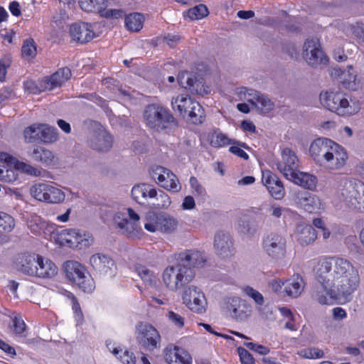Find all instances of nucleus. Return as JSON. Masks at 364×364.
Returning <instances> with one entry per match:
<instances>
[{"mask_svg": "<svg viewBox=\"0 0 364 364\" xmlns=\"http://www.w3.org/2000/svg\"><path fill=\"white\" fill-rule=\"evenodd\" d=\"M166 168L161 166H155L150 169L149 174L151 178L158 183L159 181H161L164 179V173H166Z\"/></svg>", "mask_w": 364, "mask_h": 364, "instance_id": "nucleus-60", "label": "nucleus"}, {"mask_svg": "<svg viewBox=\"0 0 364 364\" xmlns=\"http://www.w3.org/2000/svg\"><path fill=\"white\" fill-rule=\"evenodd\" d=\"M127 216L122 213L116 214L114 218V223L122 234L132 238L138 237L141 230L139 225L140 218L132 208H127Z\"/></svg>", "mask_w": 364, "mask_h": 364, "instance_id": "nucleus-12", "label": "nucleus"}, {"mask_svg": "<svg viewBox=\"0 0 364 364\" xmlns=\"http://www.w3.org/2000/svg\"><path fill=\"white\" fill-rule=\"evenodd\" d=\"M90 263L100 274H112L115 269L114 260L103 254H95L90 257Z\"/></svg>", "mask_w": 364, "mask_h": 364, "instance_id": "nucleus-27", "label": "nucleus"}, {"mask_svg": "<svg viewBox=\"0 0 364 364\" xmlns=\"http://www.w3.org/2000/svg\"><path fill=\"white\" fill-rule=\"evenodd\" d=\"M289 181L310 191L316 189L318 182L317 178L315 176L299 171H297L295 176H294V178H290Z\"/></svg>", "mask_w": 364, "mask_h": 364, "instance_id": "nucleus-35", "label": "nucleus"}, {"mask_svg": "<svg viewBox=\"0 0 364 364\" xmlns=\"http://www.w3.org/2000/svg\"><path fill=\"white\" fill-rule=\"evenodd\" d=\"M208 13V9L205 5L199 4L189 9L187 11V16L192 21L199 20L207 16Z\"/></svg>", "mask_w": 364, "mask_h": 364, "instance_id": "nucleus-49", "label": "nucleus"}, {"mask_svg": "<svg viewBox=\"0 0 364 364\" xmlns=\"http://www.w3.org/2000/svg\"><path fill=\"white\" fill-rule=\"evenodd\" d=\"M262 247L264 252L272 259L278 261L285 257L287 253V240L281 234L271 232L262 240Z\"/></svg>", "mask_w": 364, "mask_h": 364, "instance_id": "nucleus-9", "label": "nucleus"}, {"mask_svg": "<svg viewBox=\"0 0 364 364\" xmlns=\"http://www.w3.org/2000/svg\"><path fill=\"white\" fill-rule=\"evenodd\" d=\"M16 170L11 168H0V181L4 183H12L18 178Z\"/></svg>", "mask_w": 364, "mask_h": 364, "instance_id": "nucleus-56", "label": "nucleus"}, {"mask_svg": "<svg viewBox=\"0 0 364 364\" xmlns=\"http://www.w3.org/2000/svg\"><path fill=\"white\" fill-rule=\"evenodd\" d=\"M71 301H72V305H73V309L75 313V320L77 321V324H82L84 320L83 314L81 311L80 304L75 298V296L73 294L70 295Z\"/></svg>", "mask_w": 364, "mask_h": 364, "instance_id": "nucleus-61", "label": "nucleus"}, {"mask_svg": "<svg viewBox=\"0 0 364 364\" xmlns=\"http://www.w3.org/2000/svg\"><path fill=\"white\" fill-rule=\"evenodd\" d=\"M305 282L303 277L299 274H294L285 280L283 292L284 295L291 298L299 297L304 291Z\"/></svg>", "mask_w": 364, "mask_h": 364, "instance_id": "nucleus-30", "label": "nucleus"}, {"mask_svg": "<svg viewBox=\"0 0 364 364\" xmlns=\"http://www.w3.org/2000/svg\"><path fill=\"white\" fill-rule=\"evenodd\" d=\"M225 308L230 317L237 322L246 321L251 314L250 306L240 297L227 298Z\"/></svg>", "mask_w": 364, "mask_h": 364, "instance_id": "nucleus-15", "label": "nucleus"}, {"mask_svg": "<svg viewBox=\"0 0 364 364\" xmlns=\"http://www.w3.org/2000/svg\"><path fill=\"white\" fill-rule=\"evenodd\" d=\"M100 16L105 18H120L125 17V14L122 9H103Z\"/></svg>", "mask_w": 364, "mask_h": 364, "instance_id": "nucleus-64", "label": "nucleus"}, {"mask_svg": "<svg viewBox=\"0 0 364 364\" xmlns=\"http://www.w3.org/2000/svg\"><path fill=\"white\" fill-rule=\"evenodd\" d=\"M16 167L23 173L36 177L41 176L43 172L42 168L33 166L25 162H18L16 164Z\"/></svg>", "mask_w": 364, "mask_h": 364, "instance_id": "nucleus-51", "label": "nucleus"}, {"mask_svg": "<svg viewBox=\"0 0 364 364\" xmlns=\"http://www.w3.org/2000/svg\"><path fill=\"white\" fill-rule=\"evenodd\" d=\"M256 102L257 106H255L257 111L262 114H267L273 110L274 107V102L268 97L267 95L259 93V97H257Z\"/></svg>", "mask_w": 364, "mask_h": 364, "instance_id": "nucleus-44", "label": "nucleus"}, {"mask_svg": "<svg viewBox=\"0 0 364 364\" xmlns=\"http://www.w3.org/2000/svg\"><path fill=\"white\" fill-rule=\"evenodd\" d=\"M183 301L192 311L199 314L205 311V296L196 287L191 286L184 291Z\"/></svg>", "mask_w": 364, "mask_h": 364, "instance_id": "nucleus-20", "label": "nucleus"}, {"mask_svg": "<svg viewBox=\"0 0 364 364\" xmlns=\"http://www.w3.org/2000/svg\"><path fill=\"white\" fill-rule=\"evenodd\" d=\"M72 39L80 43H86L96 37L92 24L85 22L73 23L70 27Z\"/></svg>", "mask_w": 364, "mask_h": 364, "instance_id": "nucleus-22", "label": "nucleus"}, {"mask_svg": "<svg viewBox=\"0 0 364 364\" xmlns=\"http://www.w3.org/2000/svg\"><path fill=\"white\" fill-rule=\"evenodd\" d=\"M297 240L301 245H308L317 237V232L310 225L299 224L296 227Z\"/></svg>", "mask_w": 364, "mask_h": 364, "instance_id": "nucleus-34", "label": "nucleus"}, {"mask_svg": "<svg viewBox=\"0 0 364 364\" xmlns=\"http://www.w3.org/2000/svg\"><path fill=\"white\" fill-rule=\"evenodd\" d=\"M334 141L327 138L314 140L309 147V154L316 164L321 165Z\"/></svg>", "mask_w": 364, "mask_h": 364, "instance_id": "nucleus-24", "label": "nucleus"}, {"mask_svg": "<svg viewBox=\"0 0 364 364\" xmlns=\"http://www.w3.org/2000/svg\"><path fill=\"white\" fill-rule=\"evenodd\" d=\"M151 197L150 205L156 209H167L171 203V199L168 194L163 191H156L155 188V194Z\"/></svg>", "mask_w": 364, "mask_h": 364, "instance_id": "nucleus-39", "label": "nucleus"}, {"mask_svg": "<svg viewBox=\"0 0 364 364\" xmlns=\"http://www.w3.org/2000/svg\"><path fill=\"white\" fill-rule=\"evenodd\" d=\"M28 156L34 161L48 168H55L59 165V158L53 151L41 146H34L28 151Z\"/></svg>", "mask_w": 364, "mask_h": 364, "instance_id": "nucleus-18", "label": "nucleus"}, {"mask_svg": "<svg viewBox=\"0 0 364 364\" xmlns=\"http://www.w3.org/2000/svg\"><path fill=\"white\" fill-rule=\"evenodd\" d=\"M347 68L348 70L341 67L333 68L331 70V75L341 82L345 87L354 90L356 88V75L352 65H348Z\"/></svg>", "mask_w": 364, "mask_h": 364, "instance_id": "nucleus-26", "label": "nucleus"}, {"mask_svg": "<svg viewBox=\"0 0 364 364\" xmlns=\"http://www.w3.org/2000/svg\"><path fill=\"white\" fill-rule=\"evenodd\" d=\"M237 351L242 364H255V359L248 350L242 347H239Z\"/></svg>", "mask_w": 364, "mask_h": 364, "instance_id": "nucleus-63", "label": "nucleus"}, {"mask_svg": "<svg viewBox=\"0 0 364 364\" xmlns=\"http://www.w3.org/2000/svg\"><path fill=\"white\" fill-rule=\"evenodd\" d=\"M45 226V221L38 215L32 216L28 222V228L33 233L35 234L40 233Z\"/></svg>", "mask_w": 364, "mask_h": 364, "instance_id": "nucleus-53", "label": "nucleus"}, {"mask_svg": "<svg viewBox=\"0 0 364 364\" xmlns=\"http://www.w3.org/2000/svg\"><path fill=\"white\" fill-rule=\"evenodd\" d=\"M30 194L35 199L51 204L61 203L65 200V193L60 188L48 183H40L33 185Z\"/></svg>", "mask_w": 364, "mask_h": 364, "instance_id": "nucleus-7", "label": "nucleus"}, {"mask_svg": "<svg viewBox=\"0 0 364 364\" xmlns=\"http://www.w3.org/2000/svg\"><path fill=\"white\" fill-rule=\"evenodd\" d=\"M135 335L137 343L149 350L158 348L161 342L159 333L148 323H138L136 326Z\"/></svg>", "mask_w": 364, "mask_h": 364, "instance_id": "nucleus-10", "label": "nucleus"}, {"mask_svg": "<svg viewBox=\"0 0 364 364\" xmlns=\"http://www.w3.org/2000/svg\"><path fill=\"white\" fill-rule=\"evenodd\" d=\"M71 77V70L65 67L58 69L50 76L44 77L40 82V87L43 91L52 90L56 87H60Z\"/></svg>", "mask_w": 364, "mask_h": 364, "instance_id": "nucleus-23", "label": "nucleus"}, {"mask_svg": "<svg viewBox=\"0 0 364 364\" xmlns=\"http://www.w3.org/2000/svg\"><path fill=\"white\" fill-rule=\"evenodd\" d=\"M165 360L168 364H191V358L182 348L175 346L164 350Z\"/></svg>", "mask_w": 364, "mask_h": 364, "instance_id": "nucleus-31", "label": "nucleus"}, {"mask_svg": "<svg viewBox=\"0 0 364 364\" xmlns=\"http://www.w3.org/2000/svg\"><path fill=\"white\" fill-rule=\"evenodd\" d=\"M176 311H169L167 313L168 321L178 328H182L185 323V316L183 314H181L176 309Z\"/></svg>", "mask_w": 364, "mask_h": 364, "instance_id": "nucleus-54", "label": "nucleus"}, {"mask_svg": "<svg viewBox=\"0 0 364 364\" xmlns=\"http://www.w3.org/2000/svg\"><path fill=\"white\" fill-rule=\"evenodd\" d=\"M41 124H33L24 129L23 135L27 142L40 141Z\"/></svg>", "mask_w": 364, "mask_h": 364, "instance_id": "nucleus-47", "label": "nucleus"}, {"mask_svg": "<svg viewBox=\"0 0 364 364\" xmlns=\"http://www.w3.org/2000/svg\"><path fill=\"white\" fill-rule=\"evenodd\" d=\"M194 277L193 269L177 261L176 264L168 266L164 270L162 281L167 289L176 291L189 284Z\"/></svg>", "mask_w": 364, "mask_h": 364, "instance_id": "nucleus-4", "label": "nucleus"}, {"mask_svg": "<svg viewBox=\"0 0 364 364\" xmlns=\"http://www.w3.org/2000/svg\"><path fill=\"white\" fill-rule=\"evenodd\" d=\"M143 116L146 125L156 132L172 129L178 125V121L173 114L159 104L146 106Z\"/></svg>", "mask_w": 364, "mask_h": 364, "instance_id": "nucleus-3", "label": "nucleus"}, {"mask_svg": "<svg viewBox=\"0 0 364 364\" xmlns=\"http://www.w3.org/2000/svg\"><path fill=\"white\" fill-rule=\"evenodd\" d=\"M15 220L6 213L0 211V233L11 232L15 228Z\"/></svg>", "mask_w": 364, "mask_h": 364, "instance_id": "nucleus-46", "label": "nucleus"}, {"mask_svg": "<svg viewBox=\"0 0 364 364\" xmlns=\"http://www.w3.org/2000/svg\"><path fill=\"white\" fill-rule=\"evenodd\" d=\"M232 144H237V146H232L229 149V151L245 160H247L249 159L248 154L242 150L240 146L247 148V145L245 143H240L238 141H232Z\"/></svg>", "mask_w": 364, "mask_h": 364, "instance_id": "nucleus-57", "label": "nucleus"}, {"mask_svg": "<svg viewBox=\"0 0 364 364\" xmlns=\"http://www.w3.org/2000/svg\"><path fill=\"white\" fill-rule=\"evenodd\" d=\"M77 230L69 229L61 233L62 243L70 247L75 248L79 247V242L76 240Z\"/></svg>", "mask_w": 364, "mask_h": 364, "instance_id": "nucleus-48", "label": "nucleus"}, {"mask_svg": "<svg viewBox=\"0 0 364 364\" xmlns=\"http://www.w3.org/2000/svg\"><path fill=\"white\" fill-rule=\"evenodd\" d=\"M296 204L309 213H318L324 209L320 198L309 192H299L295 196Z\"/></svg>", "mask_w": 364, "mask_h": 364, "instance_id": "nucleus-21", "label": "nucleus"}, {"mask_svg": "<svg viewBox=\"0 0 364 364\" xmlns=\"http://www.w3.org/2000/svg\"><path fill=\"white\" fill-rule=\"evenodd\" d=\"M319 99L323 107L341 116L355 114L360 109L358 102H350L346 95L341 92H322Z\"/></svg>", "mask_w": 364, "mask_h": 364, "instance_id": "nucleus-5", "label": "nucleus"}, {"mask_svg": "<svg viewBox=\"0 0 364 364\" xmlns=\"http://www.w3.org/2000/svg\"><path fill=\"white\" fill-rule=\"evenodd\" d=\"M40 141L43 144H53L58 140V129L47 124H41Z\"/></svg>", "mask_w": 364, "mask_h": 364, "instance_id": "nucleus-40", "label": "nucleus"}, {"mask_svg": "<svg viewBox=\"0 0 364 364\" xmlns=\"http://www.w3.org/2000/svg\"><path fill=\"white\" fill-rule=\"evenodd\" d=\"M38 259V255H23L17 264V269L25 274L34 276L37 272Z\"/></svg>", "mask_w": 364, "mask_h": 364, "instance_id": "nucleus-32", "label": "nucleus"}, {"mask_svg": "<svg viewBox=\"0 0 364 364\" xmlns=\"http://www.w3.org/2000/svg\"><path fill=\"white\" fill-rule=\"evenodd\" d=\"M244 293L252 298L257 304L262 305L264 302V297L258 291L251 287H245L243 289Z\"/></svg>", "mask_w": 364, "mask_h": 364, "instance_id": "nucleus-59", "label": "nucleus"}, {"mask_svg": "<svg viewBox=\"0 0 364 364\" xmlns=\"http://www.w3.org/2000/svg\"><path fill=\"white\" fill-rule=\"evenodd\" d=\"M269 213L273 218L279 219L282 217H285L287 215H289L291 211L289 208L273 204L270 207Z\"/></svg>", "mask_w": 364, "mask_h": 364, "instance_id": "nucleus-58", "label": "nucleus"}, {"mask_svg": "<svg viewBox=\"0 0 364 364\" xmlns=\"http://www.w3.org/2000/svg\"><path fill=\"white\" fill-rule=\"evenodd\" d=\"M158 184L163 188L173 193H178L181 189L177 176L168 168L166 170V173H164V179L161 181H159Z\"/></svg>", "mask_w": 364, "mask_h": 364, "instance_id": "nucleus-37", "label": "nucleus"}, {"mask_svg": "<svg viewBox=\"0 0 364 364\" xmlns=\"http://www.w3.org/2000/svg\"><path fill=\"white\" fill-rule=\"evenodd\" d=\"M347 159L348 154L344 148L334 142L320 166L331 171H336L345 166Z\"/></svg>", "mask_w": 364, "mask_h": 364, "instance_id": "nucleus-17", "label": "nucleus"}, {"mask_svg": "<svg viewBox=\"0 0 364 364\" xmlns=\"http://www.w3.org/2000/svg\"><path fill=\"white\" fill-rule=\"evenodd\" d=\"M178 225L177 219L166 213L151 214L145 223L144 228L151 232L160 231L163 233L171 234L177 230Z\"/></svg>", "mask_w": 364, "mask_h": 364, "instance_id": "nucleus-11", "label": "nucleus"}, {"mask_svg": "<svg viewBox=\"0 0 364 364\" xmlns=\"http://www.w3.org/2000/svg\"><path fill=\"white\" fill-rule=\"evenodd\" d=\"M90 124L95 129L88 137V146L98 152L109 151L113 145L112 136L97 122L90 120Z\"/></svg>", "mask_w": 364, "mask_h": 364, "instance_id": "nucleus-8", "label": "nucleus"}, {"mask_svg": "<svg viewBox=\"0 0 364 364\" xmlns=\"http://www.w3.org/2000/svg\"><path fill=\"white\" fill-rule=\"evenodd\" d=\"M71 301H72V305H73V309L75 313V320L77 321V324H82L84 320L83 314L81 311L80 304L75 298V296L73 294L70 295Z\"/></svg>", "mask_w": 364, "mask_h": 364, "instance_id": "nucleus-62", "label": "nucleus"}, {"mask_svg": "<svg viewBox=\"0 0 364 364\" xmlns=\"http://www.w3.org/2000/svg\"><path fill=\"white\" fill-rule=\"evenodd\" d=\"M21 54L25 59L31 60L36 58L37 55L36 44L33 38H28L23 41Z\"/></svg>", "mask_w": 364, "mask_h": 364, "instance_id": "nucleus-43", "label": "nucleus"}, {"mask_svg": "<svg viewBox=\"0 0 364 364\" xmlns=\"http://www.w3.org/2000/svg\"><path fill=\"white\" fill-rule=\"evenodd\" d=\"M213 247L216 254L223 258H228L233 255V242L228 233L217 232L214 237Z\"/></svg>", "mask_w": 364, "mask_h": 364, "instance_id": "nucleus-25", "label": "nucleus"}, {"mask_svg": "<svg viewBox=\"0 0 364 364\" xmlns=\"http://www.w3.org/2000/svg\"><path fill=\"white\" fill-rule=\"evenodd\" d=\"M210 144L215 147H221L232 144V141L221 132H214L210 136Z\"/></svg>", "mask_w": 364, "mask_h": 364, "instance_id": "nucleus-50", "label": "nucleus"}, {"mask_svg": "<svg viewBox=\"0 0 364 364\" xmlns=\"http://www.w3.org/2000/svg\"><path fill=\"white\" fill-rule=\"evenodd\" d=\"M135 270L144 283L152 286L156 282V276L154 273L144 265L136 264Z\"/></svg>", "mask_w": 364, "mask_h": 364, "instance_id": "nucleus-45", "label": "nucleus"}, {"mask_svg": "<svg viewBox=\"0 0 364 364\" xmlns=\"http://www.w3.org/2000/svg\"><path fill=\"white\" fill-rule=\"evenodd\" d=\"M299 161L296 153L289 148H284L282 151V159L276 164L277 168L288 180L294 178L299 171Z\"/></svg>", "mask_w": 364, "mask_h": 364, "instance_id": "nucleus-16", "label": "nucleus"}, {"mask_svg": "<svg viewBox=\"0 0 364 364\" xmlns=\"http://www.w3.org/2000/svg\"><path fill=\"white\" fill-rule=\"evenodd\" d=\"M80 8L86 12L98 11L101 14L105 6V0H79Z\"/></svg>", "mask_w": 364, "mask_h": 364, "instance_id": "nucleus-42", "label": "nucleus"}, {"mask_svg": "<svg viewBox=\"0 0 364 364\" xmlns=\"http://www.w3.org/2000/svg\"><path fill=\"white\" fill-rule=\"evenodd\" d=\"M303 56L306 62L313 68L326 65L328 60L321 48L319 40L316 38H309L304 42Z\"/></svg>", "mask_w": 364, "mask_h": 364, "instance_id": "nucleus-13", "label": "nucleus"}, {"mask_svg": "<svg viewBox=\"0 0 364 364\" xmlns=\"http://www.w3.org/2000/svg\"><path fill=\"white\" fill-rule=\"evenodd\" d=\"M356 193H358L355 199L357 200L358 205H356L355 210L360 212H364V183L359 181L357 183Z\"/></svg>", "mask_w": 364, "mask_h": 364, "instance_id": "nucleus-55", "label": "nucleus"}, {"mask_svg": "<svg viewBox=\"0 0 364 364\" xmlns=\"http://www.w3.org/2000/svg\"><path fill=\"white\" fill-rule=\"evenodd\" d=\"M66 277L75 284L84 292L90 293L95 289V282L86 269L76 261H68L64 264Z\"/></svg>", "mask_w": 364, "mask_h": 364, "instance_id": "nucleus-6", "label": "nucleus"}, {"mask_svg": "<svg viewBox=\"0 0 364 364\" xmlns=\"http://www.w3.org/2000/svg\"><path fill=\"white\" fill-rule=\"evenodd\" d=\"M298 355L307 359H317L324 356L323 351L318 348L302 349L298 352Z\"/></svg>", "mask_w": 364, "mask_h": 364, "instance_id": "nucleus-52", "label": "nucleus"}, {"mask_svg": "<svg viewBox=\"0 0 364 364\" xmlns=\"http://www.w3.org/2000/svg\"><path fill=\"white\" fill-rule=\"evenodd\" d=\"M262 182L270 195L275 199H281L284 196V188L282 181L274 173L267 171L262 173Z\"/></svg>", "mask_w": 364, "mask_h": 364, "instance_id": "nucleus-28", "label": "nucleus"}, {"mask_svg": "<svg viewBox=\"0 0 364 364\" xmlns=\"http://www.w3.org/2000/svg\"><path fill=\"white\" fill-rule=\"evenodd\" d=\"M172 109L184 119L193 124L203 122L205 118L202 106L188 94L173 97L171 101Z\"/></svg>", "mask_w": 364, "mask_h": 364, "instance_id": "nucleus-2", "label": "nucleus"}, {"mask_svg": "<svg viewBox=\"0 0 364 364\" xmlns=\"http://www.w3.org/2000/svg\"><path fill=\"white\" fill-rule=\"evenodd\" d=\"M318 282L314 288L312 297L320 304H328L330 299L349 301L360 284L358 269L346 259L331 257L318 263L316 269Z\"/></svg>", "mask_w": 364, "mask_h": 364, "instance_id": "nucleus-1", "label": "nucleus"}, {"mask_svg": "<svg viewBox=\"0 0 364 364\" xmlns=\"http://www.w3.org/2000/svg\"><path fill=\"white\" fill-rule=\"evenodd\" d=\"M177 261L192 267H203L206 262V258L203 252L197 250H186L178 255Z\"/></svg>", "mask_w": 364, "mask_h": 364, "instance_id": "nucleus-29", "label": "nucleus"}, {"mask_svg": "<svg viewBox=\"0 0 364 364\" xmlns=\"http://www.w3.org/2000/svg\"><path fill=\"white\" fill-rule=\"evenodd\" d=\"M178 82L193 95H203L210 92L209 87L205 85L202 78H198L188 72L180 73L178 76Z\"/></svg>", "mask_w": 364, "mask_h": 364, "instance_id": "nucleus-19", "label": "nucleus"}, {"mask_svg": "<svg viewBox=\"0 0 364 364\" xmlns=\"http://www.w3.org/2000/svg\"><path fill=\"white\" fill-rule=\"evenodd\" d=\"M237 230L242 236L251 238L257 232V223L249 216L245 215L240 218L238 222Z\"/></svg>", "mask_w": 364, "mask_h": 364, "instance_id": "nucleus-36", "label": "nucleus"}, {"mask_svg": "<svg viewBox=\"0 0 364 364\" xmlns=\"http://www.w3.org/2000/svg\"><path fill=\"white\" fill-rule=\"evenodd\" d=\"M37 272L34 276L41 278H50L57 274L58 268L55 264L48 259L38 255Z\"/></svg>", "mask_w": 364, "mask_h": 364, "instance_id": "nucleus-33", "label": "nucleus"}, {"mask_svg": "<svg viewBox=\"0 0 364 364\" xmlns=\"http://www.w3.org/2000/svg\"><path fill=\"white\" fill-rule=\"evenodd\" d=\"M358 180L343 177L338 181L337 187V196L340 201L343 203L348 208L355 210L358 205L357 200H354L355 198L356 186Z\"/></svg>", "mask_w": 364, "mask_h": 364, "instance_id": "nucleus-14", "label": "nucleus"}, {"mask_svg": "<svg viewBox=\"0 0 364 364\" xmlns=\"http://www.w3.org/2000/svg\"><path fill=\"white\" fill-rule=\"evenodd\" d=\"M259 93L260 92L257 90L247 88L246 87H240L236 92L239 100H246L252 106H257L256 99L257 97H259Z\"/></svg>", "mask_w": 364, "mask_h": 364, "instance_id": "nucleus-41", "label": "nucleus"}, {"mask_svg": "<svg viewBox=\"0 0 364 364\" xmlns=\"http://www.w3.org/2000/svg\"><path fill=\"white\" fill-rule=\"evenodd\" d=\"M144 20V16L141 13L129 14L124 18L125 27L130 31L138 32L142 28Z\"/></svg>", "mask_w": 364, "mask_h": 364, "instance_id": "nucleus-38", "label": "nucleus"}]
</instances>
